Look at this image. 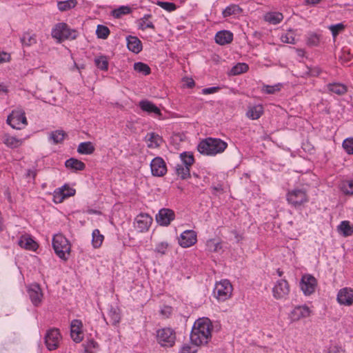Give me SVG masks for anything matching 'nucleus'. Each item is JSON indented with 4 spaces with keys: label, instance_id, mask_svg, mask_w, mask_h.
I'll list each match as a JSON object with an SVG mask.
<instances>
[{
    "label": "nucleus",
    "instance_id": "obj_28",
    "mask_svg": "<svg viewBox=\"0 0 353 353\" xmlns=\"http://www.w3.org/2000/svg\"><path fill=\"white\" fill-rule=\"evenodd\" d=\"M283 19V15L279 12H270L264 15V19L265 21L271 24H278Z\"/></svg>",
    "mask_w": 353,
    "mask_h": 353
},
{
    "label": "nucleus",
    "instance_id": "obj_57",
    "mask_svg": "<svg viewBox=\"0 0 353 353\" xmlns=\"http://www.w3.org/2000/svg\"><path fill=\"white\" fill-rule=\"evenodd\" d=\"M207 247L212 252H216L221 248V245L219 243H216L214 240L210 239L207 241Z\"/></svg>",
    "mask_w": 353,
    "mask_h": 353
},
{
    "label": "nucleus",
    "instance_id": "obj_1",
    "mask_svg": "<svg viewBox=\"0 0 353 353\" xmlns=\"http://www.w3.org/2000/svg\"><path fill=\"white\" fill-rule=\"evenodd\" d=\"M212 324L208 318L197 319L190 333L191 343L195 346L207 344L212 337Z\"/></svg>",
    "mask_w": 353,
    "mask_h": 353
},
{
    "label": "nucleus",
    "instance_id": "obj_6",
    "mask_svg": "<svg viewBox=\"0 0 353 353\" xmlns=\"http://www.w3.org/2000/svg\"><path fill=\"white\" fill-rule=\"evenodd\" d=\"M232 292V286L228 280H221L216 283L214 293L219 301H226L231 296Z\"/></svg>",
    "mask_w": 353,
    "mask_h": 353
},
{
    "label": "nucleus",
    "instance_id": "obj_31",
    "mask_svg": "<svg viewBox=\"0 0 353 353\" xmlns=\"http://www.w3.org/2000/svg\"><path fill=\"white\" fill-rule=\"evenodd\" d=\"M338 230L344 236H349L353 234V227L347 221H342L338 226Z\"/></svg>",
    "mask_w": 353,
    "mask_h": 353
},
{
    "label": "nucleus",
    "instance_id": "obj_27",
    "mask_svg": "<svg viewBox=\"0 0 353 353\" xmlns=\"http://www.w3.org/2000/svg\"><path fill=\"white\" fill-rule=\"evenodd\" d=\"M65 165L66 168L75 171H81L85 168V165L83 162L74 158H70L66 160Z\"/></svg>",
    "mask_w": 353,
    "mask_h": 353
},
{
    "label": "nucleus",
    "instance_id": "obj_24",
    "mask_svg": "<svg viewBox=\"0 0 353 353\" xmlns=\"http://www.w3.org/2000/svg\"><path fill=\"white\" fill-rule=\"evenodd\" d=\"M263 114V107L261 104L248 106L246 116L252 120L259 119Z\"/></svg>",
    "mask_w": 353,
    "mask_h": 353
},
{
    "label": "nucleus",
    "instance_id": "obj_21",
    "mask_svg": "<svg viewBox=\"0 0 353 353\" xmlns=\"http://www.w3.org/2000/svg\"><path fill=\"white\" fill-rule=\"evenodd\" d=\"M18 244L21 248L31 251H35L39 247L37 243L28 234L22 235Z\"/></svg>",
    "mask_w": 353,
    "mask_h": 353
},
{
    "label": "nucleus",
    "instance_id": "obj_50",
    "mask_svg": "<svg viewBox=\"0 0 353 353\" xmlns=\"http://www.w3.org/2000/svg\"><path fill=\"white\" fill-rule=\"evenodd\" d=\"M281 40L283 43H295V39L294 37V33L292 31H289L285 34H283L281 36Z\"/></svg>",
    "mask_w": 353,
    "mask_h": 353
},
{
    "label": "nucleus",
    "instance_id": "obj_52",
    "mask_svg": "<svg viewBox=\"0 0 353 353\" xmlns=\"http://www.w3.org/2000/svg\"><path fill=\"white\" fill-rule=\"evenodd\" d=\"M343 148L347 154H353V138L344 140L343 142Z\"/></svg>",
    "mask_w": 353,
    "mask_h": 353
},
{
    "label": "nucleus",
    "instance_id": "obj_10",
    "mask_svg": "<svg viewBox=\"0 0 353 353\" xmlns=\"http://www.w3.org/2000/svg\"><path fill=\"white\" fill-rule=\"evenodd\" d=\"M290 293V285L285 279L278 280L273 288L272 294L276 299H285Z\"/></svg>",
    "mask_w": 353,
    "mask_h": 353
},
{
    "label": "nucleus",
    "instance_id": "obj_29",
    "mask_svg": "<svg viewBox=\"0 0 353 353\" xmlns=\"http://www.w3.org/2000/svg\"><path fill=\"white\" fill-rule=\"evenodd\" d=\"M95 150L93 143L90 141L82 142L79 144L77 152L81 154H91Z\"/></svg>",
    "mask_w": 353,
    "mask_h": 353
},
{
    "label": "nucleus",
    "instance_id": "obj_44",
    "mask_svg": "<svg viewBox=\"0 0 353 353\" xmlns=\"http://www.w3.org/2000/svg\"><path fill=\"white\" fill-rule=\"evenodd\" d=\"M94 63L96 66L101 70H108V61L105 56H100L99 57L95 58Z\"/></svg>",
    "mask_w": 353,
    "mask_h": 353
},
{
    "label": "nucleus",
    "instance_id": "obj_35",
    "mask_svg": "<svg viewBox=\"0 0 353 353\" xmlns=\"http://www.w3.org/2000/svg\"><path fill=\"white\" fill-rule=\"evenodd\" d=\"M340 189L346 195H353V179L343 181Z\"/></svg>",
    "mask_w": 353,
    "mask_h": 353
},
{
    "label": "nucleus",
    "instance_id": "obj_12",
    "mask_svg": "<svg viewBox=\"0 0 353 353\" xmlns=\"http://www.w3.org/2000/svg\"><path fill=\"white\" fill-rule=\"evenodd\" d=\"M75 192L76 191L74 188H70L68 185H64L54 191L53 201L56 203H61L64 199L74 195Z\"/></svg>",
    "mask_w": 353,
    "mask_h": 353
},
{
    "label": "nucleus",
    "instance_id": "obj_41",
    "mask_svg": "<svg viewBox=\"0 0 353 353\" xmlns=\"http://www.w3.org/2000/svg\"><path fill=\"white\" fill-rule=\"evenodd\" d=\"M151 14H145L143 17H142L139 20V28L144 30L147 28H152L154 29V26L152 21H149L150 18L151 17Z\"/></svg>",
    "mask_w": 353,
    "mask_h": 353
},
{
    "label": "nucleus",
    "instance_id": "obj_13",
    "mask_svg": "<svg viewBox=\"0 0 353 353\" xmlns=\"http://www.w3.org/2000/svg\"><path fill=\"white\" fill-rule=\"evenodd\" d=\"M152 223V218L148 214H139L134 221V228L139 232H144L149 230Z\"/></svg>",
    "mask_w": 353,
    "mask_h": 353
},
{
    "label": "nucleus",
    "instance_id": "obj_39",
    "mask_svg": "<svg viewBox=\"0 0 353 353\" xmlns=\"http://www.w3.org/2000/svg\"><path fill=\"white\" fill-rule=\"evenodd\" d=\"M65 136V133L63 130H56L50 133L49 139L53 143L57 144L63 141Z\"/></svg>",
    "mask_w": 353,
    "mask_h": 353
},
{
    "label": "nucleus",
    "instance_id": "obj_59",
    "mask_svg": "<svg viewBox=\"0 0 353 353\" xmlns=\"http://www.w3.org/2000/svg\"><path fill=\"white\" fill-rule=\"evenodd\" d=\"M220 88L219 87H210V88H203L202 90V94H214L219 91Z\"/></svg>",
    "mask_w": 353,
    "mask_h": 353
},
{
    "label": "nucleus",
    "instance_id": "obj_7",
    "mask_svg": "<svg viewBox=\"0 0 353 353\" xmlns=\"http://www.w3.org/2000/svg\"><path fill=\"white\" fill-rule=\"evenodd\" d=\"M157 339L161 346L172 347L175 343L176 334L172 329L164 327L157 331Z\"/></svg>",
    "mask_w": 353,
    "mask_h": 353
},
{
    "label": "nucleus",
    "instance_id": "obj_53",
    "mask_svg": "<svg viewBox=\"0 0 353 353\" xmlns=\"http://www.w3.org/2000/svg\"><path fill=\"white\" fill-rule=\"evenodd\" d=\"M168 248V244L166 242H161L159 243L154 249V252L160 254L161 255H164L166 254Z\"/></svg>",
    "mask_w": 353,
    "mask_h": 353
},
{
    "label": "nucleus",
    "instance_id": "obj_9",
    "mask_svg": "<svg viewBox=\"0 0 353 353\" xmlns=\"http://www.w3.org/2000/svg\"><path fill=\"white\" fill-rule=\"evenodd\" d=\"M287 200L292 205L298 207L307 202L308 199L304 190L294 189L288 192L287 194Z\"/></svg>",
    "mask_w": 353,
    "mask_h": 353
},
{
    "label": "nucleus",
    "instance_id": "obj_15",
    "mask_svg": "<svg viewBox=\"0 0 353 353\" xmlns=\"http://www.w3.org/2000/svg\"><path fill=\"white\" fill-rule=\"evenodd\" d=\"M196 241V233L192 230H187L183 232L179 238V244L184 248L192 246Z\"/></svg>",
    "mask_w": 353,
    "mask_h": 353
},
{
    "label": "nucleus",
    "instance_id": "obj_58",
    "mask_svg": "<svg viewBox=\"0 0 353 353\" xmlns=\"http://www.w3.org/2000/svg\"><path fill=\"white\" fill-rule=\"evenodd\" d=\"M196 347H192L188 344H184L180 350V353H196Z\"/></svg>",
    "mask_w": 353,
    "mask_h": 353
},
{
    "label": "nucleus",
    "instance_id": "obj_16",
    "mask_svg": "<svg viewBox=\"0 0 353 353\" xmlns=\"http://www.w3.org/2000/svg\"><path fill=\"white\" fill-rule=\"evenodd\" d=\"M175 219V214L172 210L168 208L161 209L156 215L157 222L162 226H168Z\"/></svg>",
    "mask_w": 353,
    "mask_h": 353
},
{
    "label": "nucleus",
    "instance_id": "obj_23",
    "mask_svg": "<svg viewBox=\"0 0 353 353\" xmlns=\"http://www.w3.org/2000/svg\"><path fill=\"white\" fill-rule=\"evenodd\" d=\"M127 46L130 51L138 54L142 50V43L139 39L134 36H128L126 38Z\"/></svg>",
    "mask_w": 353,
    "mask_h": 353
},
{
    "label": "nucleus",
    "instance_id": "obj_62",
    "mask_svg": "<svg viewBox=\"0 0 353 353\" xmlns=\"http://www.w3.org/2000/svg\"><path fill=\"white\" fill-rule=\"evenodd\" d=\"M36 172L34 170H28L27 172V176L34 178Z\"/></svg>",
    "mask_w": 353,
    "mask_h": 353
},
{
    "label": "nucleus",
    "instance_id": "obj_8",
    "mask_svg": "<svg viewBox=\"0 0 353 353\" xmlns=\"http://www.w3.org/2000/svg\"><path fill=\"white\" fill-rule=\"evenodd\" d=\"M7 123L14 129L23 128L27 125L25 112L21 110H13L8 117Z\"/></svg>",
    "mask_w": 353,
    "mask_h": 353
},
{
    "label": "nucleus",
    "instance_id": "obj_33",
    "mask_svg": "<svg viewBox=\"0 0 353 353\" xmlns=\"http://www.w3.org/2000/svg\"><path fill=\"white\" fill-rule=\"evenodd\" d=\"M176 174L182 179H186L190 176V168L178 163L175 166Z\"/></svg>",
    "mask_w": 353,
    "mask_h": 353
},
{
    "label": "nucleus",
    "instance_id": "obj_14",
    "mask_svg": "<svg viewBox=\"0 0 353 353\" xmlns=\"http://www.w3.org/2000/svg\"><path fill=\"white\" fill-rule=\"evenodd\" d=\"M28 294L34 306L38 307L41 305L43 295L39 285L37 283L30 285L28 287Z\"/></svg>",
    "mask_w": 353,
    "mask_h": 353
},
{
    "label": "nucleus",
    "instance_id": "obj_36",
    "mask_svg": "<svg viewBox=\"0 0 353 353\" xmlns=\"http://www.w3.org/2000/svg\"><path fill=\"white\" fill-rule=\"evenodd\" d=\"M3 143L10 148H15L21 145L22 141L14 137L6 135L3 138Z\"/></svg>",
    "mask_w": 353,
    "mask_h": 353
},
{
    "label": "nucleus",
    "instance_id": "obj_51",
    "mask_svg": "<svg viewBox=\"0 0 353 353\" xmlns=\"http://www.w3.org/2000/svg\"><path fill=\"white\" fill-rule=\"evenodd\" d=\"M157 5L168 12H172L176 9V5L170 2L157 1Z\"/></svg>",
    "mask_w": 353,
    "mask_h": 353
},
{
    "label": "nucleus",
    "instance_id": "obj_2",
    "mask_svg": "<svg viewBox=\"0 0 353 353\" xmlns=\"http://www.w3.org/2000/svg\"><path fill=\"white\" fill-rule=\"evenodd\" d=\"M228 143L221 139L208 137L201 141L198 145V151L208 156H215L223 152Z\"/></svg>",
    "mask_w": 353,
    "mask_h": 353
},
{
    "label": "nucleus",
    "instance_id": "obj_17",
    "mask_svg": "<svg viewBox=\"0 0 353 353\" xmlns=\"http://www.w3.org/2000/svg\"><path fill=\"white\" fill-rule=\"evenodd\" d=\"M340 305L350 306L353 304V289L345 287L339 290L336 297Z\"/></svg>",
    "mask_w": 353,
    "mask_h": 353
},
{
    "label": "nucleus",
    "instance_id": "obj_63",
    "mask_svg": "<svg viewBox=\"0 0 353 353\" xmlns=\"http://www.w3.org/2000/svg\"><path fill=\"white\" fill-rule=\"evenodd\" d=\"M307 4H316L319 3L321 0H305Z\"/></svg>",
    "mask_w": 353,
    "mask_h": 353
},
{
    "label": "nucleus",
    "instance_id": "obj_49",
    "mask_svg": "<svg viewBox=\"0 0 353 353\" xmlns=\"http://www.w3.org/2000/svg\"><path fill=\"white\" fill-rule=\"evenodd\" d=\"M319 36L316 33H310L307 36V43L311 46H316L319 43Z\"/></svg>",
    "mask_w": 353,
    "mask_h": 353
},
{
    "label": "nucleus",
    "instance_id": "obj_20",
    "mask_svg": "<svg viewBox=\"0 0 353 353\" xmlns=\"http://www.w3.org/2000/svg\"><path fill=\"white\" fill-rule=\"evenodd\" d=\"M83 324L81 321L74 319L70 324V336L75 343L81 342L83 339L82 332Z\"/></svg>",
    "mask_w": 353,
    "mask_h": 353
},
{
    "label": "nucleus",
    "instance_id": "obj_43",
    "mask_svg": "<svg viewBox=\"0 0 353 353\" xmlns=\"http://www.w3.org/2000/svg\"><path fill=\"white\" fill-rule=\"evenodd\" d=\"M281 88V83H277L274 85H263L261 88V92L268 94H273L277 92H279Z\"/></svg>",
    "mask_w": 353,
    "mask_h": 353
},
{
    "label": "nucleus",
    "instance_id": "obj_4",
    "mask_svg": "<svg viewBox=\"0 0 353 353\" xmlns=\"http://www.w3.org/2000/svg\"><path fill=\"white\" fill-rule=\"evenodd\" d=\"M52 37L61 42L66 39H75L78 32L74 29H71L65 23H59L52 28Z\"/></svg>",
    "mask_w": 353,
    "mask_h": 353
},
{
    "label": "nucleus",
    "instance_id": "obj_38",
    "mask_svg": "<svg viewBox=\"0 0 353 353\" xmlns=\"http://www.w3.org/2000/svg\"><path fill=\"white\" fill-rule=\"evenodd\" d=\"M22 45L30 46L37 43V37L34 34L25 33L21 38Z\"/></svg>",
    "mask_w": 353,
    "mask_h": 353
},
{
    "label": "nucleus",
    "instance_id": "obj_25",
    "mask_svg": "<svg viewBox=\"0 0 353 353\" xmlns=\"http://www.w3.org/2000/svg\"><path fill=\"white\" fill-rule=\"evenodd\" d=\"M140 108L149 114L154 113L157 115H161L160 109L156 106L153 103L148 100H142L139 102Z\"/></svg>",
    "mask_w": 353,
    "mask_h": 353
},
{
    "label": "nucleus",
    "instance_id": "obj_48",
    "mask_svg": "<svg viewBox=\"0 0 353 353\" xmlns=\"http://www.w3.org/2000/svg\"><path fill=\"white\" fill-rule=\"evenodd\" d=\"M249 67L245 63H239L231 69V74L233 75H239L248 71Z\"/></svg>",
    "mask_w": 353,
    "mask_h": 353
},
{
    "label": "nucleus",
    "instance_id": "obj_61",
    "mask_svg": "<svg viewBox=\"0 0 353 353\" xmlns=\"http://www.w3.org/2000/svg\"><path fill=\"white\" fill-rule=\"evenodd\" d=\"M185 84L188 88H192L194 86V81L192 79H187L185 80Z\"/></svg>",
    "mask_w": 353,
    "mask_h": 353
},
{
    "label": "nucleus",
    "instance_id": "obj_37",
    "mask_svg": "<svg viewBox=\"0 0 353 353\" xmlns=\"http://www.w3.org/2000/svg\"><path fill=\"white\" fill-rule=\"evenodd\" d=\"M181 165L190 168L194 161V156L190 152H183L180 154Z\"/></svg>",
    "mask_w": 353,
    "mask_h": 353
},
{
    "label": "nucleus",
    "instance_id": "obj_32",
    "mask_svg": "<svg viewBox=\"0 0 353 353\" xmlns=\"http://www.w3.org/2000/svg\"><path fill=\"white\" fill-rule=\"evenodd\" d=\"M327 88L330 92L338 95H343L346 93L347 90L346 85L339 83H330L328 84Z\"/></svg>",
    "mask_w": 353,
    "mask_h": 353
},
{
    "label": "nucleus",
    "instance_id": "obj_45",
    "mask_svg": "<svg viewBox=\"0 0 353 353\" xmlns=\"http://www.w3.org/2000/svg\"><path fill=\"white\" fill-rule=\"evenodd\" d=\"M134 69L135 71L141 73L143 75H148L150 74L151 70L150 67L142 62H137L134 64Z\"/></svg>",
    "mask_w": 353,
    "mask_h": 353
},
{
    "label": "nucleus",
    "instance_id": "obj_40",
    "mask_svg": "<svg viewBox=\"0 0 353 353\" xmlns=\"http://www.w3.org/2000/svg\"><path fill=\"white\" fill-rule=\"evenodd\" d=\"M131 11L132 10L129 6H122L112 10V14L114 18L119 19L123 15L130 14Z\"/></svg>",
    "mask_w": 353,
    "mask_h": 353
},
{
    "label": "nucleus",
    "instance_id": "obj_26",
    "mask_svg": "<svg viewBox=\"0 0 353 353\" xmlns=\"http://www.w3.org/2000/svg\"><path fill=\"white\" fill-rule=\"evenodd\" d=\"M148 147L150 148H156L161 145L163 139L157 134L154 132L148 133L145 137Z\"/></svg>",
    "mask_w": 353,
    "mask_h": 353
},
{
    "label": "nucleus",
    "instance_id": "obj_46",
    "mask_svg": "<svg viewBox=\"0 0 353 353\" xmlns=\"http://www.w3.org/2000/svg\"><path fill=\"white\" fill-rule=\"evenodd\" d=\"M75 0H66L63 1H59L57 3L58 9L60 11H66L74 8L76 6Z\"/></svg>",
    "mask_w": 353,
    "mask_h": 353
},
{
    "label": "nucleus",
    "instance_id": "obj_64",
    "mask_svg": "<svg viewBox=\"0 0 353 353\" xmlns=\"http://www.w3.org/2000/svg\"><path fill=\"white\" fill-rule=\"evenodd\" d=\"M8 89L2 83H0V92H7Z\"/></svg>",
    "mask_w": 353,
    "mask_h": 353
},
{
    "label": "nucleus",
    "instance_id": "obj_18",
    "mask_svg": "<svg viewBox=\"0 0 353 353\" xmlns=\"http://www.w3.org/2000/svg\"><path fill=\"white\" fill-rule=\"evenodd\" d=\"M151 172L153 176H163L167 172V167L164 160L159 157L152 159L150 163Z\"/></svg>",
    "mask_w": 353,
    "mask_h": 353
},
{
    "label": "nucleus",
    "instance_id": "obj_5",
    "mask_svg": "<svg viewBox=\"0 0 353 353\" xmlns=\"http://www.w3.org/2000/svg\"><path fill=\"white\" fill-rule=\"evenodd\" d=\"M62 339L60 331L57 328H50L46 331L44 336V342L49 351L57 350Z\"/></svg>",
    "mask_w": 353,
    "mask_h": 353
},
{
    "label": "nucleus",
    "instance_id": "obj_19",
    "mask_svg": "<svg viewBox=\"0 0 353 353\" xmlns=\"http://www.w3.org/2000/svg\"><path fill=\"white\" fill-rule=\"evenodd\" d=\"M311 310L305 305L295 307L289 314V319L292 322L298 321L302 319L309 317Z\"/></svg>",
    "mask_w": 353,
    "mask_h": 353
},
{
    "label": "nucleus",
    "instance_id": "obj_22",
    "mask_svg": "<svg viewBox=\"0 0 353 353\" xmlns=\"http://www.w3.org/2000/svg\"><path fill=\"white\" fill-rule=\"evenodd\" d=\"M214 39L216 43L223 46L232 41L233 34L228 30H221L216 34Z\"/></svg>",
    "mask_w": 353,
    "mask_h": 353
},
{
    "label": "nucleus",
    "instance_id": "obj_47",
    "mask_svg": "<svg viewBox=\"0 0 353 353\" xmlns=\"http://www.w3.org/2000/svg\"><path fill=\"white\" fill-rule=\"evenodd\" d=\"M110 31L109 28L103 25H98L97 27L96 34L98 38L105 39L108 37Z\"/></svg>",
    "mask_w": 353,
    "mask_h": 353
},
{
    "label": "nucleus",
    "instance_id": "obj_34",
    "mask_svg": "<svg viewBox=\"0 0 353 353\" xmlns=\"http://www.w3.org/2000/svg\"><path fill=\"white\" fill-rule=\"evenodd\" d=\"M92 239V245L94 248H99L101 246L104 239L103 235H102L98 229L93 230Z\"/></svg>",
    "mask_w": 353,
    "mask_h": 353
},
{
    "label": "nucleus",
    "instance_id": "obj_42",
    "mask_svg": "<svg viewBox=\"0 0 353 353\" xmlns=\"http://www.w3.org/2000/svg\"><path fill=\"white\" fill-rule=\"evenodd\" d=\"M241 11V8L235 4H232L225 8L223 11L222 14L223 17H228L232 14H239Z\"/></svg>",
    "mask_w": 353,
    "mask_h": 353
},
{
    "label": "nucleus",
    "instance_id": "obj_3",
    "mask_svg": "<svg viewBox=\"0 0 353 353\" xmlns=\"http://www.w3.org/2000/svg\"><path fill=\"white\" fill-rule=\"evenodd\" d=\"M52 247L55 254L62 260L67 261L71 250L69 241L61 234H57L52 238Z\"/></svg>",
    "mask_w": 353,
    "mask_h": 353
},
{
    "label": "nucleus",
    "instance_id": "obj_30",
    "mask_svg": "<svg viewBox=\"0 0 353 353\" xmlns=\"http://www.w3.org/2000/svg\"><path fill=\"white\" fill-rule=\"evenodd\" d=\"M108 316L111 324L115 325L120 322L121 314L118 307L111 306L109 309Z\"/></svg>",
    "mask_w": 353,
    "mask_h": 353
},
{
    "label": "nucleus",
    "instance_id": "obj_11",
    "mask_svg": "<svg viewBox=\"0 0 353 353\" xmlns=\"http://www.w3.org/2000/svg\"><path fill=\"white\" fill-rule=\"evenodd\" d=\"M317 285L316 279L310 274H305L302 276L300 287L305 295L308 296L315 292Z\"/></svg>",
    "mask_w": 353,
    "mask_h": 353
},
{
    "label": "nucleus",
    "instance_id": "obj_54",
    "mask_svg": "<svg viewBox=\"0 0 353 353\" xmlns=\"http://www.w3.org/2000/svg\"><path fill=\"white\" fill-rule=\"evenodd\" d=\"M345 28V26L343 23H337L335 25H332L329 27L330 30L332 32V34L334 37H336L341 31H342Z\"/></svg>",
    "mask_w": 353,
    "mask_h": 353
},
{
    "label": "nucleus",
    "instance_id": "obj_56",
    "mask_svg": "<svg viewBox=\"0 0 353 353\" xmlns=\"http://www.w3.org/2000/svg\"><path fill=\"white\" fill-rule=\"evenodd\" d=\"M85 345V350L88 353H92V350L98 347L97 343L93 339L88 340Z\"/></svg>",
    "mask_w": 353,
    "mask_h": 353
},
{
    "label": "nucleus",
    "instance_id": "obj_55",
    "mask_svg": "<svg viewBox=\"0 0 353 353\" xmlns=\"http://www.w3.org/2000/svg\"><path fill=\"white\" fill-rule=\"evenodd\" d=\"M344 348L337 344V343H332L330 345V347L327 349V353H345Z\"/></svg>",
    "mask_w": 353,
    "mask_h": 353
},
{
    "label": "nucleus",
    "instance_id": "obj_60",
    "mask_svg": "<svg viewBox=\"0 0 353 353\" xmlns=\"http://www.w3.org/2000/svg\"><path fill=\"white\" fill-rule=\"evenodd\" d=\"M10 59V55L6 52H0V64L6 62H8Z\"/></svg>",
    "mask_w": 353,
    "mask_h": 353
}]
</instances>
